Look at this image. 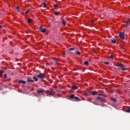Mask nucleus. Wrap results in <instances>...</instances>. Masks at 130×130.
<instances>
[{
  "label": "nucleus",
  "mask_w": 130,
  "mask_h": 130,
  "mask_svg": "<svg viewBox=\"0 0 130 130\" xmlns=\"http://www.w3.org/2000/svg\"><path fill=\"white\" fill-rule=\"evenodd\" d=\"M70 51H75V48H71L69 49Z\"/></svg>",
  "instance_id": "nucleus-22"
},
{
  "label": "nucleus",
  "mask_w": 130,
  "mask_h": 130,
  "mask_svg": "<svg viewBox=\"0 0 130 130\" xmlns=\"http://www.w3.org/2000/svg\"><path fill=\"white\" fill-rule=\"evenodd\" d=\"M27 82H30V83L34 82V80L30 79V78H27Z\"/></svg>",
  "instance_id": "nucleus-10"
},
{
  "label": "nucleus",
  "mask_w": 130,
  "mask_h": 130,
  "mask_svg": "<svg viewBox=\"0 0 130 130\" xmlns=\"http://www.w3.org/2000/svg\"><path fill=\"white\" fill-rule=\"evenodd\" d=\"M98 93H97V91H92V95H97Z\"/></svg>",
  "instance_id": "nucleus-18"
},
{
  "label": "nucleus",
  "mask_w": 130,
  "mask_h": 130,
  "mask_svg": "<svg viewBox=\"0 0 130 130\" xmlns=\"http://www.w3.org/2000/svg\"><path fill=\"white\" fill-rule=\"evenodd\" d=\"M47 30V28H44L41 30V32H42V33H45Z\"/></svg>",
  "instance_id": "nucleus-13"
},
{
  "label": "nucleus",
  "mask_w": 130,
  "mask_h": 130,
  "mask_svg": "<svg viewBox=\"0 0 130 130\" xmlns=\"http://www.w3.org/2000/svg\"><path fill=\"white\" fill-rule=\"evenodd\" d=\"M59 14H60V12H54L55 16H58V15H59Z\"/></svg>",
  "instance_id": "nucleus-16"
},
{
  "label": "nucleus",
  "mask_w": 130,
  "mask_h": 130,
  "mask_svg": "<svg viewBox=\"0 0 130 130\" xmlns=\"http://www.w3.org/2000/svg\"><path fill=\"white\" fill-rule=\"evenodd\" d=\"M27 22L28 23H31V22H32V19H31V18L28 19Z\"/></svg>",
  "instance_id": "nucleus-24"
},
{
  "label": "nucleus",
  "mask_w": 130,
  "mask_h": 130,
  "mask_svg": "<svg viewBox=\"0 0 130 130\" xmlns=\"http://www.w3.org/2000/svg\"><path fill=\"white\" fill-rule=\"evenodd\" d=\"M127 70H128V69L127 68L122 69V71H127Z\"/></svg>",
  "instance_id": "nucleus-27"
},
{
  "label": "nucleus",
  "mask_w": 130,
  "mask_h": 130,
  "mask_svg": "<svg viewBox=\"0 0 130 130\" xmlns=\"http://www.w3.org/2000/svg\"><path fill=\"white\" fill-rule=\"evenodd\" d=\"M32 79H34L36 82H38V78H37V76L36 77V76H34L32 77Z\"/></svg>",
  "instance_id": "nucleus-8"
},
{
  "label": "nucleus",
  "mask_w": 130,
  "mask_h": 130,
  "mask_svg": "<svg viewBox=\"0 0 130 130\" xmlns=\"http://www.w3.org/2000/svg\"><path fill=\"white\" fill-rule=\"evenodd\" d=\"M43 6H42L43 8H46V4L44 3H43Z\"/></svg>",
  "instance_id": "nucleus-25"
},
{
  "label": "nucleus",
  "mask_w": 130,
  "mask_h": 130,
  "mask_svg": "<svg viewBox=\"0 0 130 130\" xmlns=\"http://www.w3.org/2000/svg\"><path fill=\"white\" fill-rule=\"evenodd\" d=\"M96 99L99 101H103V98L99 96L96 98Z\"/></svg>",
  "instance_id": "nucleus-12"
},
{
  "label": "nucleus",
  "mask_w": 130,
  "mask_h": 130,
  "mask_svg": "<svg viewBox=\"0 0 130 130\" xmlns=\"http://www.w3.org/2000/svg\"><path fill=\"white\" fill-rule=\"evenodd\" d=\"M37 78L38 79H45L46 78V75L44 73H40L37 75Z\"/></svg>",
  "instance_id": "nucleus-1"
},
{
  "label": "nucleus",
  "mask_w": 130,
  "mask_h": 130,
  "mask_svg": "<svg viewBox=\"0 0 130 130\" xmlns=\"http://www.w3.org/2000/svg\"><path fill=\"white\" fill-rule=\"evenodd\" d=\"M6 39H7V38H5L4 39V40H6Z\"/></svg>",
  "instance_id": "nucleus-38"
},
{
  "label": "nucleus",
  "mask_w": 130,
  "mask_h": 130,
  "mask_svg": "<svg viewBox=\"0 0 130 130\" xmlns=\"http://www.w3.org/2000/svg\"><path fill=\"white\" fill-rule=\"evenodd\" d=\"M3 28V26L2 25H0V29H2Z\"/></svg>",
  "instance_id": "nucleus-35"
},
{
  "label": "nucleus",
  "mask_w": 130,
  "mask_h": 130,
  "mask_svg": "<svg viewBox=\"0 0 130 130\" xmlns=\"http://www.w3.org/2000/svg\"><path fill=\"white\" fill-rule=\"evenodd\" d=\"M53 60L55 61L54 64H58V62H59V61H58L57 59H56V58H54Z\"/></svg>",
  "instance_id": "nucleus-5"
},
{
  "label": "nucleus",
  "mask_w": 130,
  "mask_h": 130,
  "mask_svg": "<svg viewBox=\"0 0 130 130\" xmlns=\"http://www.w3.org/2000/svg\"><path fill=\"white\" fill-rule=\"evenodd\" d=\"M128 24L130 25V18L128 19L127 21L126 22V26L127 27Z\"/></svg>",
  "instance_id": "nucleus-6"
},
{
  "label": "nucleus",
  "mask_w": 130,
  "mask_h": 130,
  "mask_svg": "<svg viewBox=\"0 0 130 130\" xmlns=\"http://www.w3.org/2000/svg\"><path fill=\"white\" fill-rule=\"evenodd\" d=\"M63 55H66V53H63Z\"/></svg>",
  "instance_id": "nucleus-39"
},
{
  "label": "nucleus",
  "mask_w": 130,
  "mask_h": 130,
  "mask_svg": "<svg viewBox=\"0 0 130 130\" xmlns=\"http://www.w3.org/2000/svg\"><path fill=\"white\" fill-rule=\"evenodd\" d=\"M3 74H4V71L0 70V77H2L3 76Z\"/></svg>",
  "instance_id": "nucleus-17"
},
{
  "label": "nucleus",
  "mask_w": 130,
  "mask_h": 130,
  "mask_svg": "<svg viewBox=\"0 0 130 130\" xmlns=\"http://www.w3.org/2000/svg\"><path fill=\"white\" fill-rule=\"evenodd\" d=\"M99 96H102V94H99Z\"/></svg>",
  "instance_id": "nucleus-37"
},
{
  "label": "nucleus",
  "mask_w": 130,
  "mask_h": 130,
  "mask_svg": "<svg viewBox=\"0 0 130 130\" xmlns=\"http://www.w3.org/2000/svg\"><path fill=\"white\" fill-rule=\"evenodd\" d=\"M40 29H42V26H40Z\"/></svg>",
  "instance_id": "nucleus-36"
},
{
  "label": "nucleus",
  "mask_w": 130,
  "mask_h": 130,
  "mask_svg": "<svg viewBox=\"0 0 130 130\" xmlns=\"http://www.w3.org/2000/svg\"><path fill=\"white\" fill-rule=\"evenodd\" d=\"M79 89V87L76 85H73L72 86V90H78Z\"/></svg>",
  "instance_id": "nucleus-7"
},
{
  "label": "nucleus",
  "mask_w": 130,
  "mask_h": 130,
  "mask_svg": "<svg viewBox=\"0 0 130 130\" xmlns=\"http://www.w3.org/2000/svg\"><path fill=\"white\" fill-rule=\"evenodd\" d=\"M104 63H105V64H109V62H105Z\"/></svg>",
  "instance_id": "nucleus-33"
},
{
  "label": "nucleus",
  "mask_w": 130,
  "mask_h": 130,
  "mask_svg": "<svg viewBox=\"0 0 130 130\" xmlns=\"http://www.w3.org/2000/svg\"><path fill=\"white\" fill-rule=\"evenodd\" d=\"M62 24H63L64 25L67 24V22H66V20H64V19L62 20Z\"/></svg>",
  "instance_id": "nucleus-15"
},
{
  "label": "nucleus",
  "mask_w": 130,
  "mask_h": 130,
  "mask_svg": "<svg viewBox=\"0 0 130 130\" xmlns=\"http://www.w3.org/2000/svg\"><path fill=\"white\" fill-rule=\"evenodd\" d=\"M4 78L5 79H7V74L4 75Z\"/></svg>",
  "instance_id": "nucleus-34"
},
{
  "label": "nucleus",
  "mask_w": 130,
  "mask_h": 130,
  "mask_svg": "<svg viewBox=\"0 0 130 130\" xmlns=\"http://www.w3.org/2000/svg\"><path fill=\"white\" fill-rule=\"evenodd\" d=\"M119 37L121 39H124V33L123 32H121L119 34Z\"/></svg>",
  "instance_id": "nucleus-4"
},
{
  "label": "nucleus",
  "mask_w": 130,
  "mask_h": 130,
  "mask_svg": "<svg viewBox=\"0 0 130 130\" xmlns=\"http://www.w3.org/2000/svg\"><path fill=\"white\" fill-rule=\"evenodd\" d=\"M48 64H49L47 63V66H48Z\"/></svg>",
  "instance_id": "nucleus-40"
},
{
  "label": "nucleus",
  "mask_w": 130,
  "mask_h": 130,
  "mask_svg": "<svg viewBox=\"0 0 130 130\" xmlns=\"http://www.w3.org/2000/svg\"><path fill=\"white\" fill-rule=\"evenodd\" d=\"M126 112L129 113V112H130V109H129V108H128V109H127V110L126 111Z\"/></svg>",
  "instance_id": "nucleus-28"
},
{
  "label": "nucleus",
  "mask_w": 130,
  "mask_h": 130,
  "mask_svg": "<svg viewBox=\"0 0 130 130\" xmlns=\"http://www.w3.org/2000/svg\"><path fill=\"white\" fill-rule=\"evenodd\" d=\"M123 66V64H122L121 63L118 62L117 63V67H122Z\"/></svg>",
  "instance_id": "nucleus-14"
},
{
  "label": "nucleus",
  "mask_w": 130,
  "mask_h": 130,
  "mask_svg": "<svg viewBox=\"0 0 130 130\" xmlns=\"http://www.w3.org/2000/svg\"><path fill=\"white\" fill-rule=\"evenodd\" d=\"M16 10H17V12L20 11V10H19V7H16Z\"/></svg>",
  "instance_id": "nucleus-30"
},
{
  "label": "nucleus",
  "mask_w": 130,
  "mask_h": 130,
  "mask_svg": "<svg viewBox=\"0 0 130 130\" xmlns=\"http://www.w3.org/2000/svg\"><path fill=\"white\" fill-rule=\"evenodd\" d=\"M53 6H54V8H56V7H57V5L54 4V5H53Z\"/></svg>",
  "instance_id": "nucleus-31"
},
{
  "label": "nucleus",
  "mask_w": 130,
  "mask_h": 130,
  "mask_svg": "<svg viewBox=\"0 0 130 130\" xmlns=\"http://www.w3.org/2000/svg\"><path fill=\"white\" fill-rule=\"evenodd\" d=\"M90 23H91V24H95V21L93 19H91L90 20Z\"/></svg>",
  "instance_id": "nucleus-21"
},
{
  "label": "nucleus",
  "mask_w": 130,
  "mask_h": 130,
  "mask_svg": "<svg viewBox=\"0 0 130 130\" xmlns=\"http://www.w3.org/2000/svg\"><path fill=\"white\" fill-rule=\"evenodd\" d=\"M112 100L113 101V102H114V103H116V102H117L116 99H112Z\"/></svg>",
  "instance_id": "nucleus-23"
},
{
  "label": "nucleus",
  "mask_w": 130,
  "mask_h": 130,
  "mask_svg": "<svg viewBox=\"0 0 130 130\" xmlns=\"http://www.w3.org/2000/svg\"><path fill=\"white\" fill-rule=\"evenodd\" d=\"M18 83H19V84H21V83L22 84H26V81H23V80H19V81H18Z\"/></svg>",
  "instance_id": "nucleus-11"
},
{
  "label": "nucleus",
  "mask_w": 130,
  "mask_h": 130,
  "mask_svg": "<svg viewBox=\"0 0 130 130\" xmlns=\"http://www.w3.org/2000/svg\"><path fill=\"white\" fill-rule=\"evenodd\" d=\"M70 99H74L76 101H81V99L78 98V96H75V94H71L70 95Z\"/></svg>",
  "instance_id": "nucleus-2"
},
{
  "label": "nucleus",
  "mask_w": 130,
  "mask_h": 130,
  "mask_svg": "<svg viewBox=\"0 0 130 130\" xmlns=\"http://www.w3.org/2000/svg\"><path fill=\"white\" fill-rule=\"evenodd\" d=\"M110 58L111 59H113V56H112V55H111V56H110Z\"/></svg>",
  "instance_id": "nucleus-32"
},
{
  "label": "nucleus",
  "mask_w": 130,
  "mask_h": 130,
  "mask_svg": "<svg viewBox=\"0 0 130 130\" xmlns=\"http://www.w3.org/2000/svg\"><path fill=\"white\" fill-rule=\"evenodd\" d=\"M112 43H113V44H115V43H116V40H113L111 41Z\"/></svg>",
  "instance_id": "nucleus-20"
},
{
  "label": "nucleus",
  "mask_w": 130,
  "mask_h": 130,
  "mask_svg": "<svg viewBox=\"0 0 130 130\" xmlns=\"http://www.w3.org/2000/svg\"><path fill=\"white\" fill-rule=\"evenodd\" d=\"M84 64H85V66H89V62L86 61L84 62Z\"/></svg>",
  "instance_id": "nucleus-19"
},
{
  "label": "nucleus",
  "mask_w": 130,
  "mask_h": 130,
  "mask_svg": "<svg viewBox=\"0 0 130 130\" xmlns=\"http://www.w3.org/2000/svg\"><path fill=\"white\" fill-rule=\"evenodd\" d=\"M76 53L77 55H81V52H80L79 51H77Z\"/></svg>",
  "instance_id": "nucleus-26"
},
{
  "label": "nucleus",
  "mask_w": 130,
  "mask_h": 130,
  "mask_svg": "<svg viewBox=\"0 0 130 130\" xmlns=\"http://www.w3.org/2000/svg\"><path fill=\"white\" fill-rule=\"evenodd\" d=\"M29 10L28 9V10L25 12V14H28V13H29Z\"/></svg>",
  "instance_id": "nucleus-29"
},
{
  "label": "nucleus",
  "mask_w": 130,
  "mask_h": 130,
  "mask_svg": "<svg viewBox=\"0 0 130 130\" xmlns=\"http://www.w3.org/2000/svg\"><path fill=\"white\" fill-rule=\"evenodd\" d=\"M44 89H40L38 90V93H39V94H41L42 93H44Z\"/></svg>",
  "instance_id": "nucleus-9"
},
{
  "label": "nucleus",
  "mask_w": 130,
  "mask_h": 130,
  "mask_svg": "<svg viewBox=\"0 0 130 130\" xmlns=\"http://www.w3.org/2000/svg\"><path fill=\"white\" fill-rule=\"evenodd\" d=\"M54 93H55V92L53 91H49V90H47V91H46V94H47V96H53Z\"/></svg>",
  "instance_id": "nucleus-3"
}]
</instances>
